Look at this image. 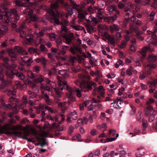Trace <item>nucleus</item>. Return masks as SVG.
<instances>
[{"instance_id": "nucleus-1", "label": "nucleus", "mask_w": 157, "mask_h": 157, "mask_svg": "<svg viewBox=\"0 0 157 157\" xmlns=\"http://www.w3.org/2000/svg\"><path fill=\"white\" fill-rule=\"evenodd\" d=\"M5 1L4 3L1 4L0 6V8L1 9L2 11L1 13H5L4 14H0V19H3V16H5L6 17V19L5 20V22L8 23L11 21H13L11 18H9V17L11 16V13L13 14L14 18L13 19V21L15 23H12V26L13 27L15 28L16 26V22H17L20 19V17L17 14L18 11L15 9H13L10 10V12L9 13L8 10L7 6L10 4V3L8 1Z\"/></svg>"}, {"instance_id": "nucleus-2", "label": "nucleus", "mask_w": 157, "mask_h": 157, "mask_svg": "<svg viewBox=\"0 0 157 157\" xmlns=\"http://www.w3.org/2000/svg\"><path fill=\"white\" fill-rule=\"evenodd\" d=\"M9 99V103L7 105V107L10 109H11L12 108H13V109H14V112L16 113V110H17V108L18 107L20 100L13 96L10 97Z\"/></svg>"}, {"instance_id": "nucleus-3", "label": "nucleus", "mask_w": 157, "mask_h": 157, "mask_svg": "<svg viewBox=\"0 0 157 157\" xmlns=\"http://www.w3.org/2000/svg\"><path fill=\"white\" fill-rule=\"evenodd\" d=\"M85 83L86 85H84L83 83H81L80 85L81 88L84 87L86 88L88 90H91L92 89L93 86L94 88V91L96 92L97 91V88H96V84L95 83L92 82H85Z\"/></svg>"}, {"instance_id": "nucleus-4", "label": "nucleus", "mask_w": 157, "mask_h": 157, "mask_svg": "<svg viewBox=\"0 0 157 157\" xmlns=\"http://www.w3.org/2000/svg\"><path fill=\"white\" fill-rule=\"evenodd\" d=\"M25 3H23L21 1H13V3L15 4L16 5L19 7H33L36 4V2L31 3L29 2V1H26Z\"/></svg>"}, {"instance_id": "nucleus-5", "label": "nucleus", "mask_w": 157, "mask_h": 157, "mask_svg": "<svg viewBox=\"0 0 157 157\" xmlns=\"http://www.w3.org/2000/svg\"><path fill=\"white\" fill-rule=\"evenodd\" d=\"M108 10L110 13H113L114 11H115L116 13L115 14L110 17V20L114 21L117 18L118 15H119L120 12L119 10H117L115 6H111L108 7Z\"/></svg>"}, {"instance_id": "nucleus-6", "label": "nucleus", "mask_w": 157, "mask_h": 157, "mask_svg": "<svg viewBox=\"0 0 157 157\" xmlns=\"http://www.w3.org/2000/svg\"><path fill=\"white\" fill-rule=\"evenodd\" d=\"M0 80L2 82L0 84V90L2 91L6 88V87L8 86L10 82L8 80H6L2 76L0 77Z\"/></svg>"}, {"instance_id": "nucleus-7", "label": "nucleus", "mask_w": 157, "mask_h": 157, "mask_svg": "<svg viewBox=\"0 0 157 157\" xmlns=\"http://www.w3.org/2000/svg\"><path fill=\"white\" fill-rule=\"evenodd\" d=\"M18 71L15 69H13L12 70H9L6 71L5 72V75L7 78L11 79L14 78L15 75H17Z\"/></svg>"}, {"instance_id": "nucleus-8", "label": "nucleus", "mask_w": 157, "mask_h": 157, "mask_svg": "<svg viewBox=\"0 0 157 157\" xmlns=\"http://www.w3.org/2000/svg\"><path fill=\"white\" fill-rule=\"evenodd\" d=\"M60 2L62 5V6L66 8L67 10L68 14L70 15H71L73 13V10L71 8V6H69L68 4L66 2H64V1H60Z\"/></svg>"}, {"instance_id": "nucleus-9", "label": "nucleus", "mask_w": 157, "mask_h": 157, "mask_svg": "<svg viewBox=\"0 0 157 157\" xmlns=\"http://www.w3.org/2000/svg\"><path fill=\"white\" fill-rule=\"evenodd\" d=\"M62 37L65 39V41H63V42L70 44L72 42V40L74 38L73 33H70V35L67 36L65 34L62 35Z\"/></svg>"}, {"instance_id": "nucleus-10", "label": "nucleus", "mask_w": 157, "mask_h": 157, "mask_svg": "<svg viewBox=\"0 0 157 157\" xmlns=\"http://www.w3.org/2000/svg\"><path fill=\"white\" fill-rule=\"evenodd\" d=\"M8 128L6 125L0 126V134H6L10 135L11 134L10 132L8 131Z\"/></svg>"}, {"instance_id": "nucleus-11", "label": "nucleus", "mask_w": 157, "mask_h": 157, "mask_svg": "<svg viewBox=\"0 0 157 157\" xmlns=\"http://www.w3.org/2000/svg\"><path fill=\"white\" fill-rule=\"evenodd\" d=\"M36 139L39 141H42L43 142V143H42L41 142H40L39 144H36V145L38 146L39 144H40L41 147H43L45 145H48V144L46 141V139L45 138L40 137L39 136H37Z\"/></svg>"}, {"instance_id": "nucleus-12", "label": "nucleus", "mask_w": 157, "mask_h": 157, "mask_svg": "<svg viewBox=\"0 0 157 157\" xmlns=\"http://www.w3.org/2000/svg\"><path fill=\"white\" fill-rule=\"evenodd\" d=\"M157 32V29H155L152 32H151L152 34L151 38L154 40H155V41L153 42L152 44L155 46H157V36L155 34Z\"/></svg>"}, {"instance_id": "nucleus-13", "label": "nucleus", "mask_w": 157, "mask_h": 157, "mask_svg": "<svg viewBox=\"0 0 157 157\" xmlns=\"http://www.w3.org/2000/svg\"><path fill=\"white\" fill-rule=\"evenodd\" d=\"M153 110V108L152 106L149 105L146 108L144 109L145 116H147Z\"/></svg>"}, {"instance_id": "nucleus-14", "label": "nucleus", "mask_w": 157, "mask_h": 157, "mask_svg": "<svg viewBox=\"0 0 157 157\" xmlns=\"http://www.w3.org/2000/svg\"><path fill=\"white\" fill-rule=\"evenodd\" d=\"M21 49L20 47L16 46V48L14 51H13L12 50H10L9 52V55H14L16 54V53H20L21 52Z\"/></svg>"}, {"instance_id": "nucleus-15", "label": "nucleus", "mask_w": 157, "mask_h": 157, "mask_svg": "<svg viewBox=\"0 0 157 157\" xmlns=\"http://www.w3.org/2000/svg\"><path fill=\"white\" fill-rule=\"evenodd\" d=\"M80 50V48L78 46H75L74 44L73 47H71L70 51L72 52L74 54H76V52H77L78 51Z\"/></svg>"}, {"instance_id": "nucleus-16", "label": "nucleus", "mask_w": 157, "mask_h": 157, "mask_svg": "<svg viewBox=\"0 0 157 157\" xmlns=\"http://www.w3.org/2000/svg\"><path fill=\"white\" fill-rule=\"evenodd\" d=\"M70 1L73 6V8L74 9H76L78 12H82V8L80 7V8H78V7L80 6L79 5L77 4L76 3H75L74 1Z\"/></svg>"}, {"instance_id": "nucleus-17", "label": "nucleus", "mask_w": 157, "mask_h": 157, "mask_svg": "<svg viewBox=\"0 0 157 157\" xmlns=\"http://www.w3.org/2000/svg\"><path fill=\"white\" fill-rule=\"evenodd\" d=\"M13 133L15 136H16L18 137H21L22 138H23L24 139L27 140V139H28L27 137L26 136H24V137L21 136V135L22 134V132L21 131H15Z\"/></svg>"}, {"instance_id": "nucleus-18", "label": "nucleus", "mask_w": 157, "mask_h": 157, "mask_svg": "<svg viewBox=\"0 0 157 157\" xmlns=\"http://www.w3.org/2000/svg\"><path fill=\"white\" fill-rule=\"evenodd\" d=\"M157 59V56L153 55H150L149 56L148 60L151 62L155 61Z\"/></svg>"}, {"instance_id": "nucleus-19", "label": "nucleus", "mask_w": 157, "mask_h": 157, "mask_svg": "<svg viewBox=\"0 0 157 157\" xmlns=\"http://www.w3.org/2000/svg\"><path fill=\"white\" fill-rule=\"evenodd\" d=\"M24 63H26V66L29 67L31 65V63L33 62V61L32 59L30 58L27 59H24Z\"/></svg>"}, {"instance_id": "nucleus-20", "label": "nucleus", "mask_w": 157, "mask_h": 157, "mask_svg": "<svg viewBox=\"0 0 157 157\" xmlns=\"http://www.w3.org/2000/svg\"><path fill=\"white\" fill-rule=\"evenodd\" d=\"M52 18L55 21V24H56L57 25H63V23L62 22H60L59 19L56 16H55Z\"/></svg>"}, {"instance_id": "nucleus-21", "label": "nucleus", "mask_w": 157, "mask_h": 157, "mask_svg": "<svg viewBox=\"0 0 157 157\" xmlns=\"http://www.w3.org/2000/svg\"><path fill=\"white\" fill-rule=\"evenodd\" d=\"M70 115L72 119L74 120H75L76 119L77 117V114L76 112V111H74L73 112H71Z\"/></svg>"}, {"instance_id": "nucleus-22", "label": "nucleus", "mask_w": 157, "mask_h": 157, "mask_svg": "<svg viewBox=\"0 0 157 157\" xmlns=\"http://www.w3.org/2000/svg\"><path fill=\"white\" fill-rule=\"evenodd\" d=\"M58 2H56L54 3H52L51 4V8L53 9H57L59 7Z\"/></svg>"}, {"instance_id": "nucleus-23", "label": "nucleus", "mask_w": 157, "mask_h": 157, "mask_svg": "<svg viewBox=\"0 0 157 157\" xmlns=\"http://www.w3.org/2000/svg\"><path fill=\"white\" fill-rule=\"evenodd\" d=\"M47 13L50 15H51L52 17L56 16V14L54 11L52 10H48Z\"/></svg>"}, {"instance_id": "nucleus-24", "label": "nucleus", "mask_w": 157, "mask_h": 157, "mask_svg": "<svg viewBox=\"0 0 157 157\" xmlns=\"http://www.w3.org/2000/svg\"><path fill=\"white\" fill-rule=\"evenodd\" d=\"M18 56L17 53H16V54L14 55H10L9 56L12 58L11 61H14L16 60V57Z\"/></svg>"}, {"instance_id": "nucleus-25", "label": "nucleus", "mask_w": 157, "mask_h": 157, "mask_svg": "<svg viewBox=\"0 0 157 157\" xmlns=\"http://www.w3.org/2000/svg\"><path fill=\"white\" fill-rule=\"evenodd\" d=\"M16 84L17 85L18 87H19L21 89H23L24 85L22 84L21 81H17L16 82Z\"/></svg>"}, {"instance_id": "nucleus-26", "label": "nucleus", "mask_w": 157, "mask_h": 157, "mask_svg": "<svg viewBox=\"0 0 157 157\" xmlns=\"http://www.w3.org/2000/svg\"><path fill=\"white\" fill-rule=\"evenodd\" d=\"M43 81L44 79L43 78L40 77L36 78L34 80L35 82L36 83H38L39 82L41 83Z\"/></svg>"}, {"instance_id": "nucleus-27", "label": "nucleus", "mask_w": 157, "mask_h": 157, "mask_svg": "<svg viewBox=\"0 0 157 157\" xmlns=\"http://www.w3.org/2000/svg\"><path fill=\"white\" fill-rule=\"evenodd\" d=\"M72 93H71L70 94H69L67 96L68 98L70 99L71 101L74 102L75 101V98L74 97L72 96Z\"/></svg>"}, {"instance_id": "nucleus-28", "label": "nucleus", "mask_w": 157, "mask_h": 157, "mask_svg": "<svg viewBox=\"0 0 157 157\" xmlns=\"http://www.w3.org/2000/svg\"><path fill=\"white\" fill-rule=\"evenodd\" d=\"M54 90L56 92V95L57 97L58 98H59L61 97V94L59 93V89H57V88H54Z\"/></svg>"}, {"instance_id": "nucleus-29", "label": "nucleus", "mask_w": 157, "mask_h": 157, "mask_svg": "<svg viewBox=\"0 0 157 157\" xmlns=\"http://www.w3.org/2000/svg\"><path fill=\"white\" fill-rule=\"evenodd\" d=\"M118 8L120 9L123 8L125 6V5L122 2H119L118 4Z\"/></svg>"}, {"instance_id": "nucleus-30", "label": "nucleus", "mask_w": 157, "mask_h": 157, "mask_svg": "<svg viewBox=\"0 0 157 157\" xmlns=\"http://www.w3.org/2000/svg\"><path fill=\"white\" fill-rule=\"evenodd\" d=\"M33 71L34 72L38 73L40 71V67L36 66L33 68Z\"/></svg>"}, {"instance_id": "nucleus-31", "label": "nucleus", "mask_w": 157, "mask_h": 157, "mask_svg": "<svg viewBox=\"0 0 157 157\" xmlns=\"http://www.w3.org/2000/svg\"><path fill=\"white\" fill-rule=\"evenodd\" d=\"M28 76L30 77L31 78H35L36 76V75L32 72L31 71H29L28 72Z\"/></svg>"}, {"instance_id": "nucleus-32", "label": "nucleus", "mask_w": 157, "mask_h": 157, "mask_svg": "<svg viewBox=\"0 0 157 157\" xmlns=\"http://www.w3.org/2000/svg\"><path fill=\"white\" fill-rule=\"evenodd\" d=\"M156 115V114H153L150 115L149 116V121L150 122H151L153 121V120H154V119L155 118V116Z\"/></svg>"}, {"instance_id": "nucleus-33", "label": "nucleus", "mask_w": 157, "mask_h": 157, "mask_svg": "<svg viewBox=\"0 0 157 157\" xmlns=\"http://www.w3.org/2000/svg\"><path fill=\"white\" fill-rule=\"evenodd\" d=\"M30 18L32 21H38V18L36 16L32 15L30 16Z\"/></svg>"}, {"instance_id": "nucleus-34", "label": "nucleus", "mask_w": 157, "mask_h": 157, "mask_svg": "<svg viewBox=\"0 0 157 157\" xmlns=\"http://www.w3.org/2000/svg\"><path fill=\"white\" fill-rule=\"evenodd\" d=\"M141 130L138 128H136L134 130V133L136 135H139L140 132Z\"/></svg>"}, {"instance_id": "nucleus-35", "label": "nucleus", "mask_w": 157, "mask_h": 157, "mask_svg": "<svg viewBox=\"0 0 157 157\" xmlns=\"http://www.w3.org/2000/svg\"><path fill=\"white\" fill-rule=\"evenodd\" d=\"M116 132V130L114 129H111L109 131V134H111L112 136H114L115 135Z\"/></svg>"}, {"instance_id": "nucleus-36", "label": "nucleus", "mask_w": 157, "mask_h": 157, "mask_svg": "<svg viewBox=\"0 0 157 157\" xmlns=\"http://www.w3.org/2000/svg\"><path fill=\"white\" fill-rule=\"evenodd\" d=\"M42 60L41 63L43 66L46 65L47 63L46 62L47 60L43 57H41Z\"/></svg>"}, {"instance_id": "nucleus-37", "label": "nucleus", "mask_w": 157, "mask_h": 157, "mask_svg": "<svg viewBox=\"0 0 157 157\" xmlns=\"http://www.w3.org/2000/svg\"><path fill=\"white\" fill-rule=\"evenodd\" d=\"M131 107L132 109V111L131 112L132 115H134L136 111V108L132 105H131Z\"/></svg>"}, {"instance_id": "nucleus-38", "label": "nucleus", "mask_w": 157, "mask_h": 157, "mask_svg": "<svg viewBox=\"0 0 157 157\" xmlns=\"http://www.w3.org/2000/svg\"><path fill=\"white\" fill-rule=\"evenodd\" d=\"M76 30H82L84 29V28L81 26H75L73 27Z\"/></svg>"}, {"instance_id": "nucleus-39", "label": "nucleus", "mask_w": 157, "mask_h": 157, "mask_svg": "<svg viewBox=\"0 0 157 157\" xmlns=\"http://www.w3.org/2000/svg\"><path fill=\"white\" fill-rule=\"evenodd\" d=\"M0 101H1V105L2 107H6L7 108H8L6 106L7 105H6L5 104V103L4 102V100L2 99H0Z\"/></svg>"}, {"instance_id": "nucleus-40", "label": "nucleus", "mask_w": 157, "mask_h": 157, "mask_svg": "<svg viewBox=\"0 0 157 157\" xmlns=\"http://www.w3.org/2000/svg\"><path fill=\"white\" fill-rule=\"evenodd\" d=\"M40 51L43 52L45 51V49L46 48V47L43 44H41L40 47Z\"/></svg>"}, {"instance_id": "nucleus-41", "label": "nucleus", "mask_w": 157, "mask_h": 157, "mask_svg": "<svg viewBox=\"0 0 157 157\" xmlns=\"http://www.w3.org/2000/svg\"><path fill=\"white\" fill-rule=\"evenodd\" d=\"M4 70L3 68L0 67V77L1 76H2V78L4 77Z\"/></svg>"}, {"instance_id": "nucleus-42", "label": "nucleus", "mask_w": 157, "mask_h": 157, "mask_svg": "<svg viewBox=\"0 0 157 157\" xmlns=\"http://www.w3.org/2000/svg\"><path fill=\"white\" fill-rule=\"evenodd\" d=\"M149 49H150L148 47H145L144 48L142 49L141 50V53H146L147 51Z\"/></svg>"}, {"instance_id": "nucleus-43", "label": "nucleus", "mask_w": 157, "mask_h": 157, "mask_svg": "<svg viewBox=\"0 0 157 157\" xmlns=\"http://www.w3.org/2000/svg\"><path fill=\"white\" fill-rule=\"evenodd\" d=\"M1 30L4 33L7 32L8 31L7 27L6 26H4L3 27L1 28Z\"/></svg>"}, {"instance_id": "nucleus-44", "label": "nucleus", "mask_w": 157, "mask_h": 157, "mask_svg": "<svg viewBox=\"0 0 157 157\" xmlns=\"http://www.w3.org/2000/svg\"><path fill=\"white\" fill-rule=\"evenodd\" d=\"M113 26L114 29V31H119V30L120 28L119 27L118 25H116L114 24H113Z\"/></svg>"}, {"instance_id": "nucleus-45", "label": "nucleus", "mask_w": 157, "mask_h": 157, "mask_svg": "<svg viewBox=\"0 0 157 157\" xmlns=\"http://www.w3.org/2000/svg\"><path fill=\"white\" fill-rule=\"evenodd\" d=\"M100 150L99 149H97L95 150L94 153V154L96 156H98L100 155Z\"/></svg>"}, {"instance_id": "nucleus-46", "label": "nucleus", "mask_w": 157, "mask_h": 157, "mask_svg": "<svg viewBox=\"0 0 157 157\" xmlns=\"http://www.w3.org/2000/svg\"><path fill=\"white\" fill-rule=\"evenodd\" d=\"M76 59V57L75 56H71L70 58V60L71 62L72 63H75V60Z\"/></svg>"}, {"instance_id": "nucleus-47", "label": "nucleus", "mask_w": 157, "mask_h": 157, "mask_svg": "<svg viewBox=\"0 0 157 157\" xmlns=\"http://www.w3.org/2000/svg\"><path fill=\"white\" fill-rule=\"evenodd\" d=\"M16 75L19 77L20 79L22 80H23L25 78V76L22 74H19L18 73L17 75Z\"/></svg>"}, {"instance_id": "nucleus-48", "label": "nucleus", "mask_w": 157, "mask_h": 157, "mask_svg": "<svg viewBox=\"0 0 157 157\" xmlns=\"http://www.w3.org/2000/svg\"><path fill=\"white\" fill-rule=\"evenodd\" d=\"M13 113H10L9 114V116L10 117H12L14 114H16L18 112V111H17V110H16V113H15L14 112V109H13Z\"/></svg>"}, {"instance_id": "nucleus-49", "label": "nucleus", "mask_w": 157, "mask_h": 157, "mask_svg": "<svg viewBox=\"0 0 157 157\" xmlns=\"http://www.w3.org/2000/svg\"><path fill=\"white\" fill-rule=\"evenodd\" d=\"M63 23V25H64L65 26H67L68 24V22L66 20L64 19L62 22H61Z\"/></svg>"}, {"instance_id": "nucleus-50", "label": "nucleus", "mask_w": 157, "mask_h": 157, "mask_svg": "<svg viewBox=\"0 0 157 157\" xmlns=\"http://www.w3.org/2000/svg\"><path fill=\"white\" fill-rule=\"evenodd\" d=\"M67 89L68 90L69 94H70L71 93H72L73 91V90H72L71 87H69V86L67 85L66 87Z\"/></svg>"}, {"instance_id": "nucleus-51", "label": "nucleus", "mask_w": 157, "mask_h": 157, "mask_svg": "<svg viewBox=\"0 0 157 157\" xmlns=\"http://www.w3.org/2000/svg\"><path fill=\"white\" fill-rule=\"evenodd\" d=\"M94 74L96 75V76L98 78H100L101 76L100 72L98 70Z\"/></svg>"}, {"instance_id": "nucleus-52", "label": "nucleus", "mask_w": 157, "mask_h": 157, "mask_svg": "<svg viewBox=\"0 0 157 157\" xmlns=\"http://www.w3.org/2000/svg\"><path fill=\"white\" fill-rule=\"evenodd\" d=\"M116 140V138L113 137L112 138H107L106 140L108 142H112Z\"/></svg>"}, {"instance_id": "nucleus-53", "label": "nucleus", "mask_w": 157, "mask_h": 157, "mask_svg": "<svg viewBox=\"0 0 157 157\" xmlns=\"http://www.w3.org/2000/svg\"><path fill=\"white\" fill-rule=\"evenodd\" d=\"M66 26H65L64 25H62V27H61V30L62 31H64L65 33H67V29Z\"/></svg>"}, {"instance_id": "nucleus-54", "label": "nucleus", "mask_w": 157, "mask_h": 157, "mask_svg": "<svg viewBox=\"0 0 157 157\" xmlns=\"http://www.w3.org/2000/svg\"><path fill=\"white\" fill-rule=\"evenodd\" d=\"M96 132V130L95 129L92 130L90 132V134L93 136L96 135L97 134Z\"/></svg>"}, {"instance_id": "nucleus-55", "label": "nucleus", "mask_w": 157, "mask_h": 157, "mask_svg": "<svg viewBox=\"0 0 157 157\" xmlns=\"http://www.w3.org/2000/svg\"><path fill=\"white\" fill-rule=\"evenodd\" d=\"M2 60L3 63L5 64H8L9 61V59L7 57L4 58Z\"/></svg>"}, {"instance_id": "nucleus-56", "label": "nucleus", "mask_w": 157, "mask_h": 157, "mask_svg": "<svg viewBox=\"0 0 157 157\" xmlns=\"http://www.w3.org/2000/svg\"><path fill=\"white\" fill-rule=\"evenodd\" d=\"M101 29L108 30H109V28L107 26L105 25H103L102 27L101 28Z\"/></svg>"}, {"instance_id": "nucleus-57", "label": "nucleus", "mask_w": 157, "mask_h": 157, "mask_svg": "<svg viewBox=\"0 0 157 157\" xmlns=\"http://www.w3.org/2000/svg\"><path fill=\"white\" fill-rule=\"evenodd\" d=\"M94 105L91 104L88 106V109L89 110L91 111L94 109Z\"/></svg>"}, {"instance_id": "nucleus-58", "label": "nucleus", "mask_w": 157, "mask_h": 157, "mask_svg": "<svg viewBox=\"0 0 157 157\" xmlns=\"http://www.w3.org/2000/svg\"><path fill=\"white\" fill-rule=\"evenodd\" d=\"M119 56L120 58L122 59L124 58L125 57V56L124 55V53L122 52H120Z\"/></svg>"}, {"instance_id": "nucleus-59", "label": "nucleus", "mask_w": 157, "mask_h": 157, "mask_svg": "<svg viewBox=\"0 0 157 157\" xmlns=\"http://www.w3.org/2000/svg\"><path fill=\"white\" fill-rule=\"evenodd\" d=\"M48 36L50 38H55L56 37V34L54 33L49 34Z\"/></svg>"}, {"instance_id": "nucleus-60", "label": "nucleus", "mask_w": 157, "mask_h": 157, "mask_svg": "<svg viewBox=\"0 0 157 157\" xmlns=\"http://www.w3.org/2000/svg\"><path fill=\"white\" fill-rule=\"evenodd\" d=\"M48 135V133L46 132H42V134L41 135V136L42 137H46Z\"/></svg>"}, {"instance_id": "nucleus-61", "label": "nucleus", "mask_w": 157, "mask_h": 157, "mask_svg": "<svg viewBox=\"0 0 157 157\" xmlns=\"http://www.w3.org/2000/svg\"><path fill=\"white\" fill-rule=\"evenodd\" d=\"M146 77V74L145 73H143V74L140 75L139 76V78L141 79H144Z\"/></svg>"}, {"instance_id": "nucleus-62", "label": "nucleus", "mask_w": 157, "mask_h": 157, "mask_svg": "<svg viewBox=\"0 0 157 157\" xmlns=\"http://www.w3.org/2000/svg\"><path fill=\"white\" fill-rule=\"evenodd\" d=\"M126 43L125 42H122L120 45V47L121 48H124V46H126Z\"/></svg>"}, {"instance_id": "nucleus-63", "label": "nucleus", "mask_w": 157, "mask_h": 157, "mask_svg": "<svg viewBox=\"0 0 157 157\" xmlns=\"http://www.w3.org/2000/svg\"><path fill=\"white\" fill-rule=\"evenodd\" d=\"M130 49L132 52H135L136 50L135 47L133 45H131L130 46Z\"/></svg>"}, {"instance_id": "nucleus-64", "label": "nucleus", "mask_w": 157, "mask_h": 157, "mask_svg": "<svg viewBox=\"0 0 157 157\" xmlns=\"http://www.w3.org/2000/svg\"><path fill=\"white\" fill-rule=\"evenodd\" d=\"M153 128L156 131V132H157V121L155 124H153Z\"/></svg>"}]
</instances>
